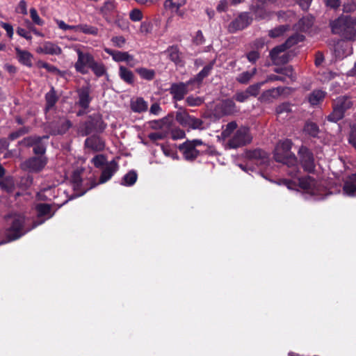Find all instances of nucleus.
Masks as SVG:
<instances>
[{"instance_id":"1","label":"nucleus","mask_w":356,"mask_h":356,"mask_svg":"<svg viewBox=\"0 0 356 356\" xmlns=\"http://www.w3.org/2000/svg\"><path fill=\"white\" fill-rule=\"evenodd\" d=\"M292 142L286 139L279 142L274 151V158L277 162L282 163L288 167L291 168L288 171V174L291 177H296L298 173V169L296 166L297 159L294 154L291 152Z\"/></svg>"},{"instance_id":"2","label":"nucleus","mask_w":356,"mask_h":356,"mask_svg":"<svg viewBox=\"0 0 356 356\" xmlns=\"http://www.w3.org/2000/svg\"><path fill=\"white\" fill-rule=\"evenodd\" d=\"M355 25L356 17L350 15H342L330 23L332 33L347 40H353L355 38Z\"/></svg>"},{"instance_id":"3","label":"nucleus","mask_w":356,"mask_h":356,"mask_svg":"<svg viewBox=\"0 0 356 356\" xmlns=\"http://www.w3.org/2000/svg\"><path fill=\"white\" fill-rule=\"evenodd\" d=\"M6 220L7 225L6 235L8 238V241L19 238L35 227L33 225L31 227H26L25 218L20 214L10 215L6 218Z\"/></svg>"},{"instance_id":"4","label":"nucleus","mask_w":356,"mask_h":356,"mask_svg":"<svg viewBox=\"0 0 356 356\" xmlns=\"http://www.w3.org/2000/svg\"><path fill=\"white\" fill-rule=\"evenodd\" d=\"M303 40L304 36L302 35L296 33L289 38L284 44L273 48L270 52V56L273 63L276 65L287 63L290 59V56L288 53L285 52L286 49Z\"/></svg>"},{"instance_id":"5","label":"nucleus","mask_w":356,"mask_h":356,"mask_svg":"<svg viewBox=\"0 0 356 356\" xmlns=\"http://www.w3.org/2000/svg\"><path fill=\"white\" fill-rule=\"evenodd\" d=\"M280 184L285 185L289 189H293L298 185L300 188L305 191L307 193L314 196L316 200L323 198L320 194V187L317 185L316 181L309 176L302 178L298 177L297 181L283 179Z\"/></svg>"},{"instance_id":"6","label":"nucleus","mask_w":356,"mask_h":356,"mask_svg":"<svg viewBox=\"0 0 356 356\" xmlns=\"http://www.w3.org/2000/svg\"><path fill=\"white\" fill-rule=\"evenodd\" d=\"M353 106V102L350 97L346 96H341L336 99L333 111L327 116V120L331 122H337L342 119L346 110L350 108Z\"/></svg>"},{"instance_id":"7","label":"nucleus","mask_w":356,"mask_h":356,"mask_svg":"<svg viewBox=\"0 0 356 356\" xmlns=\"http://www.w3.org/2000/svg\"><path fill=\"white\" fill-rule=\"evenodd\" d=\"M252 140L250 129L247 127H241L229 139L227 146L229 148L236 149L250 143Z\"/></svg>"},{"instance_id":"8","label":"nucleus","mask_w":356,"mask_h":356,"mask_svg":"<svg viewBox=\"0 0 356 356\" xmlns=\"http://www.w3.org/2000/svg\"><path fill=\"white\" fill-rule=\"evenodd\" d=\"M204 143L200 139H194L192 140H186L185 143L179 145V149L182 152L184 157L187 161L195 160L200 154L197 147L202 145Z\"/></svg>"},{"instance_id":"9","label":"nucleus","mask_w":356,"mask_h":356,"mask_svg":"<svg viewBox=\"0 0 356 356\" xmlns=\"http://www.w3.org/2000/svg\"><path fill=\"white\" fill-rule=\"evenodd\" d=\"M76 51L78 58L74 64V67L78 72H80L82 74H86L88 72L86 67L90 68L94 62L95 58L90 53H83L79 49H77Z\"/></svg>"},{"instance_id":"10","label":"nucleus","mask_w":356,"mask_h":356,"mask_svg":"<svg viewBox=\"0 0 356 356\" xmlns=\"http://www.w3.org/2000/svg\"><path fill=\"white\" fill-rule=\"evenodd\" d=\"M104 50L106 54L112 57V59L115 62H126L131 67H134L138 63V60L134 58V56L129 54L127 51L113 50L106 47L104 48Z\"/></svg>"},{"instance_id":"11","label":"nucleus","mask_w":356,"mask_h":356,"mask_svg":"<svg viewBox=\"0 0 356 356\" xmlns=\"http://www.w3.org/2000/svg\"><path fill=\"white\" fill-rule=\"evenodd\" d=\"M47 163V159L44 156H33L25 161L22 167L31 172H39L44 169Z\"/></svg>"},{"instance_id":"12","label":"nucleus","mask_w":356,"mask_h":356,"mask_svg":"<svg viewBox=\"0 0 356 356\" xmlns=\"http://www.w3.org/2000/svg\"><path fill=\"white\" fill-rule=\"evenodd\" d=\"M48 136H44L42 138L39 136H30L24 138L20 143L24 146H33V152L35 154H41L43 156L46 151L45 145L41 143L42 138L47 139Z\"/></svg>"},{"instance_id":"13","label":"nucleus","mask_w":356,"mask_h":356,"mask_svg":"<svg viewBox=\"0 0 356 356\" xmlns=\"http://www.w3.org/2000/svg\"><path fill=\"white\" fill-rule=\"evenodd\" d=\"M252 18L247 13H241L238 17L233 20L229 25V31L234 33L246 28L251 22Z\"/></svg>"},{"instance_id":"14","label":"nucleus","mask_w":356,"mask_h":356,"mask_svg":"<svg viewBox=\"0 0 356 356\" xmlns=\"http://www.w3.org/2000/svg\"><path fill=\"white\" fill-rule=\"evenodd\" d=\"M186 0H165L164 8L172 15L183 17L185 14L184 6Z\"/></svg>"},{"instance_id":"15","label":"nucleus","mask_w":356,"mask_h":356,"mask_svg":"<svg viewBox=\"0 0 356 356\" xmlns=\"http://www.w3.org/2000/svg\"><path fill=\"white\" fill-rule=\"evenodd\" d=\"M191 83H193L192 80L188 81L187 83L181 82L172 84L169 90L172 95L173 99L175 101L182 100L188 92V86Z\"/></svg>"},{"instance_id":"16","label":"nucleus","mask_w":356,"mask_h":356,"mask_svg":"<svg viewBox=\"0 0 356 356\" xmlns=\"http://www.w3.org/2000/svg\"><path fill=\"white\" fill-rule=\"evenodd\" d=\"M260 1L261 5L253 6L252 10L254 13L256 18L260 19H264L270 17V13L267 11L268 9L270 8V4L273 3L275 0H258Z\"/></svg>"},{"instance_id":"17","label":"nucleus","mask_w":356,"mask_h":356,"mask_svg":"<svg viewBox=\"0 0 356 356\" xmlns=\"http://www.w3.org/2000/svg\"><path fill=\"white\" fill-rule=\"evenodd\" d=\"M236 111V106L232 99H227L222 101L215 108V113L219 116L230 115Z\"/></svg>"},{"instance_id":"18","label":"nucleus","mask_w":356,"mask_h":356,"mask_svg":"<svg viewBox=\"0 0 356 356\" xmlns=\"http://www.w3.org/2000/svg\"><path fill=\"white\" fill-rule=\"evenodd\" d=\"M300 161L305 170L312 172L314 170V162L312 153L306 147L300 148L299 151Z\"/></svg>"},{"instance_id":"19","label":"nucleus","mask_w":356,"mask_h":356,"mask_svg":"<svg viewBox=\"0 0 356 356\" xmlns=\"http://www.w3.org/2000/svg\"><path fill=\"white\" fill-rule=\"evenodd\" d=\"M118 165L115 161H111L105 164L100 178L99 184H104L108 181L113 175L118 171Z\"/></svg>"},{"instance_id":"20","label":"nucleus","mask_w":356,"mask_h":356,"mask_svg":"<svg viewBox=\"0 0 356 356\" xmlns=\"http://www.w3.org/2000/svg\"><path fill=\"white\" fill-rule=\"evenodd\" d=\"M36 210L38 213V218H41L45 217L44 219L39 222H35L33 224V227H37L43 223L46 220L51 218L54 213L51 212V207L47 204H39L36 206Z\"/></svg>"},{"instance_id":"21","label":"nucleus","mask_w":356,"mask_h":356,"mask_svg":"<svg viewBox=\"0 0 356 356\" xmlns=\"http://www.w3.org/2000/svg\"><path fill=\"white\" fill-rule=\"evenodd\" d=\"M36 51L39 54L49 55H60L62 54L61 48L51 42H44L41 46L37 48Z\"/></svg>"},{"instance_id":"22","label":"nucleus","mask_w":356,"mask_h":356,"mask_svg":"<svg viewBox=\"0 0 356 356\" xmlns=\"http://www.w3.org/2000/svg\"><path fill=\"white\" fill-rule=\"evenodd\" d=\"M85 145L94 152L102 151L105 147L104 141L97 136H92L86 138Z\"/></svg>"},{"instance_id":"23","label":"nucleus","mask_w":356,"mask_h":356,"mask_svg":"<svg viewBox=\"0 0 356 356\" xmlns=\"http://www.w3.org/2000/svg\"><path fill=\"white\" fill-rule=\"evenodd\" d=\"M284 89L281 87L271 88L262 92L259 97L261 102L268 103L277 99L283 92Z\"/></svg>"},{"instance_id":"24","label":"nucleus","mask_w":356,"mask_h":356,"mask_svg":"<svg viewBox=\"0 0 356 356\" xmlns=\"http://www.w3.org/2000/svg\"><path fill=\"white\" fill-rule=\"evenodd\" d=\"M72 127L71 122L65 118H60L58 120L52 124L53 134H63Z\"/></svg>"},{"instance_id":"25","label":"nucleus","mask_w":356,"mask_h":356,"mask_svg":"<svg viewBox=\"0 0 356 356\" xmlns=\"http://www.w3.org/2000/svg\"><path fill=\"white\" fill-rule=\"evenodd\" d=\"M165 54H167L168 58L173 62L176 65L183 66L184 61L181 57V53L177 46L172 45L169 47L165 51Z\"/></svg>"},{"instance_id":"26","label":"nucleus","mask_w":356,"mask_h":356,"mask_svg":"<svg viewBox=\"0 0 356 356\" xmlns=\"http://www.w3.org/2000/svg\"><path fill=\"white\" fill-rule=\"evenodd\" d=\"M343 191L348 196H356V173L346 179L343 184Z\"/></svg>"},{"instance_id":"27","label":"nucleus","mask_w":356,"mask_h":356,"mask_svg":"<svg viewBox=\"0 0 356 356\" xmlns=\"http://www.w3.org/2000/svg\"><path fill=\"white\" fill-rule=\"evenodd\" d=\"M17 58L20 63L27 67L32 66L33 55L28 51L22 50L18 47L15 48Z\"/></svg>"},{"instance_id":"28","label":"nucleus","mask_w":356,"mask_h":356,"mask_svg":"<svg viewBox=\"0 0 356 356\" xmlns=\"http://www.w3.org/2000/svg\"><path fill=\"white\" fill-rule=\"evenodd\" d=\"M248 157L257 161V163L259 165L266 164L268 161V154L259 149L250 152Z\"/></svg>"},{"instance_id":"29","label":"nucleus","mask_w":356,"mask_h":356,"mask_svg":"<svg viewBox=\"0 0 356 356\" xmlns=\"http://www.w3.org/2000/svg\"><path fill=\"white\" fill-rule=\"evenodd\" d=\"M314 23V18L312 16L307 15L301 18L294 26L296 31L305 32L309 29Z\"/></svg>"},{"instance_id":"30","label":"nucleus","mask_w":356,"mask_h":356,"mask_svg":"<svg viewBox=\"0 0 356 356\" xmlns=\"http://www.w3.org/2000/svg\"><path fill=\"white\" fill-rule=\"evenodd\" d=\"M91 98L90 97V92L88 88H83L79 90V102L78 104L83 108H88Z\"/></svg>"},{"instance_id":"31","label":"nucleus","mask_w":356,"mask_h":356,"mask_svg":"<svg viewBox=\"0 0 356 356\" xmlns=\"http://www.w3.org/2000/svg\"><path fill=\"white\" fill-rule=\"evenodd\" d=\"M119 76L125 83L132 85L134 83V73L123 65L119 67Z\"/></svg>"},{"instance_id":"32","label":"nucleus","mask_w":356,"mask_h":356,"mask_svg":"<svg viewBox=\"0 0 356 356\" xmlns=\"http://www.w3.org/2000/svg\"><path fill=\"white\" fill-rule=\"evenodd\" d=\"M215 62V60H213L209 64L204 66V68L196 75V76L194 79H191L193 83H201L205 77L209 76L211 70L213 67Z\"/></svg>"},{"instance_id":"33","label":"nucleus","mask_w":356,"mask_h":356,"mask_svg":"<svg viewBox=\"0 0 356 356\" xmlns=\"http://www.w3.org/2000/svg\"><path fill=\"white\" fill-rule=\"evenodd\" d=\"M131 108L136 113H142L147 109V103L142 97H138L131 102Z\"/></svg>"},{"instance_id":"34","label":"nucleus","mask_w":356,"mask_h":356,"mask_svg":"<svg viewBox=\"0 0 356 356\" xmlns=\"http://www.w3.org/2000/svg\"><path fill=\"white\" fill-rule=\"evenodd\" d=\"M325 96V92L321 90H314L308 97V101L311 105L315 106L318 104Z\"/></svg>"},{"instance_id":"35","label":"nucleus","mask_w":356,"mask_h":356,"mask_svg":"<svg viewBox=\"0 0 356 356\" xmlns=\"http://www.w3.org/2000/svg\"><path fill=\"white\" fill-rule=\"evenodd\" d=\"M238 125L235 121H232L227 124L225 127L223 128L222 131L221 133V138L223 140H225L227 138H231L232 134L237 130Z\"/></svg>"},{"instance_id":"36","label":"nucleus","mask_w":356,"mask_h":356,"mask_svg":"<svg viewBox=\"0 0 356 356\" xmlns=\"http://www.w3.org/2000/svg\"><path fill=\"white\" fill-rule=\"evenodd\" d=\"M90 68L98 77L102 76L106 74V68L102 62H97L95 60Z\"/></svg>"},{"instance_id":"37","label":"nucleus","mask_w":356,"mask_h":356,"mask_svg":"<svg viewBox=\"0 0 356 356\" xmlns=\"http://www.w3.org/2000/svg\"><path fill=\"white\" fill-rule=\"evenodd\" d=\"M46 110H49L56 104L58 97L54 88H51L49 92L45 95Z\"/></svg>"},{"instance_id":"38","label":"nucleus","mask_w":356,"mask_h":356,"mask_svg":"<svg viewBox=\"0 0 356 356\" xmlns=\"http://www.w3.org/2000/svg\"><path fill=\"white\" fill-rule=\"evenodd\" d=\"M275 72L282 74V76L286 79H290L291 81H294L296 79V76L293 73V69L291 66L289 65L284 67H277L275 69Z\"/></svg>"},{"instance_id":"39","label":"nucleus","mask_w":356,"mask_h":356,"mask_svg":"<svg viewBox=\"0 0 356 356\" xmlns=\"http://www.w3.org/2000/svg\"><path fill=\"white\" fill-rule=\"evenodd\" d=\"M303 131L306 134L314 138L317 137L319 134V128L318 125L312 122H309L305 124Z\"/></svg>"},{"instance_id":"40","label":"nucleus","mask_w":356,"mask_h":356,"mask_svg":"<svg viewBox=\"0 0 356 356\" xmlns=\"http://www.w3.org/2000/svg\"><path fill=\"white\" fill-rule=\"evenodd\" d=\"M256 72V68H253L251 72H243L238 75V76L236 77V81L240 83L246 84L252 79V77L255 75Z\"/></svg>"},{"instance_id":"41","label":"nucleus","mask_w":356,"mask_h":356,"mask_svg":"<svg viewBox=\"0 0 356 356\" xmlns=\"http://www.w3.org/2000/svg\"><path fill=\"white\" fill-rule=\"evenodd\" d=\"M139 76L145 80L151 81L155 76V71L154 70L147 69L145 67H139L136 70Z\"/></svg>"},{"instance_id":"42","label":"nucleus","mask_w":356,"mask_h":356,"mask_svg":"<svg viewBox=\"0 0 356 356\" xmlns=\"http://www.w3.org/2000/svg\"><path fill=\"white\" fill-rule=\"evenodd\" d=\"M137 177L138 176L136 172L130 171L124 176L122 184L128 186H132L136 181Z\"/></svg>"},{"instance_id":"43","label":"nucleus","mask_w":356,"mask_h":356,"mask_svg":"<svg viewBox=\"0 0 356 356\" xmlns=\"http://www.w3.org/2000/svg\"><path fill=\"white\" fill-rule=\"evenodd\" d=\"M116 10V3L114 0H108L104 2L101 8V12L104 15H108Z\"/></svg>"},{"instance_id":"44","label":"nucleus","mask_w":356,"mask_h":356,"mask_svg":"<svg viewBox=\"0 0 356 356\" xmlns=\"http://www.w3.org/2000/svg\"><path fill=\"white\" fill-rule=\"evenodd\" d=\"M289 25H281L279 26L270 31H269L268 35L270 38H277L281 36L285 33L286 31L289 29Z\"/></svg>"},{"instance_id":"45","label":"nucleus","mask_w":356,"mask_h":356,"mask_svg":"<svg viewBox=\"0 0 356 356\" xmlns=\"http://www.w3.org/2000/svg\"><path fill=\"white\" fill-rule=\"evenodd\" d=\"M79 31L92 35H97L98 34V29L96 26L86 24H79Z\"/></svg>"},{"instance_id":"46","label":"nucleus","mask_w":356,"mask_h":356,"mask_svg":"<svg viewBox=\"0 0 356 356\" xmlns=\"http://www.w3.org/2000/svg\"><path fill=\"white\" fill-rule=\"evenodd\" d=\"M153 31V24L150 21H144L140 24L139 32L144 35L149 34Z\"/></svg>"},{"instance_id":"47","label":"nucleus","mask_w":356,"mask_h":356,"mask_svg":"<svg viewBox=\"0 0 356 356\" xmlns=\"http://www.w3.org/2000/svg\"><path fill=\"white\" fill-rule=\"evenodd\" d=\"M265 83V82H260L252 84L246 88V92L249 96L256 97L261 89V87Z\"/></svg>"},{"instance_id":"48","label":"nucleus","mask_w":356,"mask_h":356,"mask_svg":"<svg viewBox=\"0 0 356 356\" xmlns=\"http://www.w3.org/2000/svg\"><path fill=\"white\" fill-rule=\"evenodd\" d=\"M30 16L34 24L39 26L44 24V20L40 17L35 8H32L30 9Z\"/></svg>"},{"instance_id":"49","label":"nucleus","mask_w":356,"mask_h":356,"mask_svg":"<svg viewBox=\"0 0 356 356\" xmlns=\"http://www.w3.org/2000/svg\"><path fill=\"white\" fill-rule=\"evenodd\" d=\"M188 127L192 129H202L203 122L202 120L193 117Z\"/></svg>"},{"instance_id":"50","label":"nucleus","mask_w":356,"mask_h":356,"mask_svg":"<svg viewBox=\"0 0 356 356\" xmlns=\"http://www.w3.org/2000/svg\"><path fill=\"white\" fill-rule=\"evenodd\" d=\"M92 163L95 167L100 168L105 164L106 157L102 154L97 155L92 159Z\"/></svg>"},{"instance_id":"51","label":"nucleus","mask_w":356,"mask_h":356,"mask_svg":"<svg viewBox=\"0 0 356 356\" xmlns=\"http://www.w3.org/2000/svg\"><path fill=\"white\" fill-rule=\"evenodd\" d=\"M186 102L191 106H197L203 103V100L200 97H194L193 96L188 97Z\"/></svg>"},{"instance_id":"52","label":"nucleus","mask_w":356,"mask_h":356,"mask_svg":"<svg viewBox=\"0 0 356 356\" xmlns=\"http://www.w3.org/2000/svg\"><path fill=\"white\" fill-rule=\"evenodd\" d=\"M129 17L133 22H140L143 19V13L139 9H133L129 13Z\"/></svg>"},{"instance_id":"53","label":"nucleus","mask_w":356,"mask_h":356,"mask_svg":"<svg viewBox=\"0 0 356 356\" xmlns=\"http://www.w3.org/2000/svg\"><path fill=\"white\" fill-rule=\"evenodd\" d=\"M113 44L118 48H122L126 43V40L123 36H115L111 38Z\"/></svg>"},{"instance_id":"54","label":"nucleus","mask_w":356,"mask_h":356,"mask_svg":"<svg viewBox=\"0 0 356 356\" xmlns=\"http://www.w3.org/2000/svg\"><path fill=\"white\" fill-rule=\"evenodd\" d=\"M250 96L248 95L246 90L238 91L234 95V99L238 102H244L249 99Z\"/></svg>"},{"instance_id":"55","label":"nucleus","mask_w":356,"mask_h":356,"mask_svg":"<svg viewBox=\"0 0 356 356\" xmlns=\"http://www.w3.org/2000/svg\"><path fill=\"white\" fill-rule=\"evenodd\" d=\"M37 65L40 68H44L50 72H58V70L54 65H49L47 63L43 61H38Z\"/></svg>"},{"instance_id":"56","label":"nucleus","mask_w":356,"mask_h":356,"mask_svg":"<svg viewBox=\"0 0 356 356\" xmlns=\"http://www.w3.org/2000/svg\"><path fill=\"white\" fill-rule=\"evenodd\" d=\"M356 10V1H348L347 3H344L343 6V13H351Z\"/></svg>"},{"instance_id":"57","label":"nucleus","mask_w":356,"mask_h":356,"mask_svg":"<svg viewBox=\"0 0 356 356\" xmlns=\"http://www.w3.org/2000/svg\"><path fill=\"white\" fill-rule=\"evenodd\" d=\"M15 11L22 15H27V4L24 0H21L15 8Z\"/></svg>"},{"instance_id":"58","label":"nucleus","mask_w":356,"mask_h":356,"mask_svg":"<svg viewBox=\"0 0 356 356\" xmlns=\"http://www.w3.org/2000/svg\"><path fill=\"white\" fill-rule=\"evenodd\" d=\"M205 40L203 33L201 31H197L193 39V42L195 45H201L204 44Z\"/></svg>"},{"instance_id":"59","label":"nucleus","mask_w":356,"mask_h":356,"mask_svg":"<svg viewBox=\"0 0 356 356\" xmlns=\"http://www.w3.org/2000/svg\"><path fill=\"white\" fill-rule=\"evenodd\" d=\"M277 17L279 19H282L284 20L289 19L290 21L292 20V19L295 18V14L292 11H287V12H279L277 13Z\"/></svg>"},{"instance_id":"60","label":"nucleus","mask_w":356,"mask_h":356,"mask_svg":"<svg viewBox=\"0 0 356 356\" xmlns=\"http://www.w3.org/2000/svg\"><path fill=\"white\" fill-rule=\"evenodd\" d=\"M291 111V105L289 103H283L279 105L276 108L277 114H282L284 113H289Z\"/></svg>"},{"instance_id":"61","label":"nucleus","mask_w":356,"mask_h":356,"mask_svg":"<svg viewBox=\"0 0 356 356\" xmlns=\"http://www.w3.org/2000/svg\"><path fill=\"white\" fill-rule=\"evenodd\" d=\"M172 138L174 140L182 139L185 138V132L181 129H175L171 132Z\"/></svg>"},{"instance_id":"62","label":"nucleus","mask_w":356,"mask_h":356,"mask_svg":"<svg viewBox=\"0 0 356 356\" xmlns=\"http://www.w3.org/2000/svg\"><path fill=\"white\" fill-rule=\"evenodd\" d=\"M188 113L186 111H179L176 113V120L181 124L185 122L186 118L188 116Z\"/></svg>"},{"instance_id":"63","label":"nucleus","mask_w":356,"mask_h":356,"mask_svg":"<svg viewBox=\"0 0 356 356\" xmlns=\"http://www.w3.org/2000/svg\"><path fill=\"white\" fill-rule=\"evenodd\" d=\"M29 131V129L28 128H22L20 129H19L18 131H15V132H13L11 133L10 135H9V138L11 140H13L17 138H19V136H21L22 135L27 133Z\"/></svg>"},{"instance_id":"64","label":"nucleus","mask_w":356,"mask_h":356,"mask_svg":"<svg viewBox=\"0 0 356 356\" xmlns=\"http://www.w3.org/2000/svg\"><path fill=\"white\" fill-rule=\"evenodd\" d=\"M348 142L356 149V127H351V131L349 135Z\"/></svg>"}]
</instances>
